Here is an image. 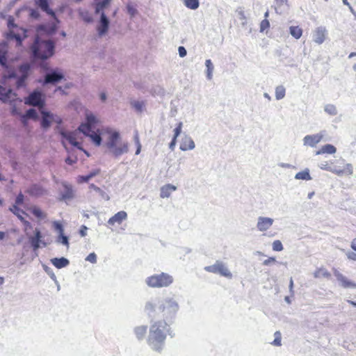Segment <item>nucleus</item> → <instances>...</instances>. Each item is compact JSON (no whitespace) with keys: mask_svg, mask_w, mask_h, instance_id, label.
Wrapping results in <instances>:
<instances>
[{"mask_svg":"<svg viewBox=\"0 0 356 356\" xmlns=\"http://www.w3.org/2000/svg\"><path fill=\"white\" fill-rule=\"evenodd\" d=\"M127 12L131 16H134L137 13V10L132 6L131 4L129 3L126 6Z\"/></svg>","mask_w":356,"mask_h":356,"instance_id":"nucleus-59","label":"nucleus"},{"mask_svg":"<svg viewBox=\"0 0 356 356\" xmlns=\"http://www.w3.org/2000/svg\"><path fill=\"white\" fill-rule=\"evenodd\" d=\"M24 104L29 106L44 108L46 105V95L40 88L34 89L24 99Z\"/></svg>","mask_w":356,"mask_h":356,"instance_id":"nucleus-7","label":"nucleus"},{"mask_svg":"<svg viewBox=\"0 0 356 356\" xmlns=\"http://www.w3.org/2000/svg\"><path fill=\"white\" fill-rule=\"evenodd\" d=\"M344 170V172L348 175H352L353 172V168L350 163H347Z\"/></svg>","mask_w":356,"mask_h":356,"instance_id":"nucleus-63","label":"nucleus"},{"mask_svg":"<svg viewBox=\"0 0 356 356\" xmlns=\"http://www.w3.org/2000/svg\"><path fill=\"white\" fill-rule=\"evenodd\" d=\"M50 261L51 263L58 269L67 267L70 264L69 259L64 257H54L51 259Z\"/></svg>","mask_w":356,"mask_h":356,"instance_id":"nucleus-28","label":"nucleus"},{"mask_svg":"<svg viewBox=\"0 0 356 356\" xmlns=\"http://www.w3.org/2000/svg\"><path fill=\"white\" fill-rule=\"evenodd\" d=\"M65 79V75L63 71L56 67L50 69L44 76L41 81L42 86H45L49 84L56 85Z\"/></svg>","mask_w":356,"mask_h":356,"instance_id":"nucleus-10","label":"nucleus"},{"mask_svg":"<svg viewBox=\"0 0 356 356\" xmlns=\"http://www.w3.org/2000/svg\"><path fill=\"white\" fill-rule=\"evenodd\" d=\"M111 1L112 0H94L92 6L95 10V14L97 15L106 14L105 10L110 6Z\"/></svg>","mask_w":356,"mask_h":356,"instance_id":"nucleus-19","label":"nucleus"},{"mask_svg":"<svg viewBox=\"0 0 356 356\" xmlns=\"http://www.w3.org/2000/svg\"><path fill=\"white\" fill-rule=\"evenodd\" d=\"M130 105L138 113H141L145 108V104L143 101L131 100Z\"/></svg>","mask_w":356,"mask_h":356,"instance_id":"nucleus-34","label":"nucleus"},{"mask_svg":"<svg viewBox=\"0 0 356 356\" xmlns=\"http://www.w3.org/2000/svg\"><path fill=\"white\" fill-rule=\"evenodd\" d=\"M182 126H183V123L181 122H179L177 124L176 127L173 130V132H174L173 138H175L177 139V138L180 136V134L181 133V130H182Z\"/></svg>","mask_w":356,"mask_h":356,"instance_id":"nucleus-53","label":"nucleus"},{"mask_svg":"<svg viewBox=\"0 0 356 356\" xmlns=\"http://www.w3.org/2000/svg\"><path fill=\"white\" fill-rule=\"evenodd\" d=\"M195 147L193 140L188 135H184L181 138L179 149L181 151H187L193 149Z\"/></svg>","mask_w":356,"mask_h":356,"instance_id":"nucleus-25","label":"nucleus"},{"mask_svg":"<svg viewBox=\"0 0 356 356\" xmlns=\"http://www.w3.org/2000/svg\"><path fill=\"white\" fill-rule=\"evenodd\" d=\"M52 226L55 231L58 232V234H62L64 232V227L63 224L58 220H54L52 222Z\"/></svg>","mask_w":356,"mask_h":356,"instance_id":"nucleus-50","label":"nucleus"},{"mask_svg":"<svg viewBox=\"0 0 356 356\" xmlns=\"http://www.w3.org/2000/svg\"><path fill=\"white\" fill-rule=\"evenodd\" d=\"M26 193L32 197H39L45 195L47 191L40 185L33 184L26 190Z\"/></svg>","mask_w":356,"mask_h":356,"instance_id":"nucleus-22","label":"nucleus"},{"mask_svg":"<svg viewBox=\"0 0 356 356\" xmlns=\"http://www.w3.org/2000/svg\"><path fill=\"white\" fill-rule=\"evenodd\" d=\"M283 245L279 240H276L273 243V250L274 251L280 252L283 250Z\"/></svg>","mask_w":356,"mask_h":356,"instance_id":"nucleus-55","label":"nucleus"},{"mask_svg":"<svg viewBox=\"0 0 356 356\" xmlns=\"http://www.w3.org/2000/svg\"><path fill=\"white\" fill-rule=\"evenodd\" d=\"M86 137L90 138L95 146H100L102 143V136L104 134V128H98L95 131H85L82 133Z\"/></svg>","mask_w":356,"mask_h":356,"instance_id":"nucleus-16","label":"nucleus"},{"mask_svg":"<svg viewBox=\"0 0 356 356\" xmlns=\"http://www.w3.org/2000/svg\"><path fill=\"white\" fill-rule=\"evenodd\" d=\"M90 189H92L95 191L102 199L105 200H109L110 197L109 195L102 189H101L99 187L97 186L94 184H91L89 186Z\"/></svg>","mask_w":356,"mask_h":356,"instance_id":"nucleus-38","label":"nucleus"},{"mask_svg":"<svg viewBox=\"0 0 356 356\" xmlns=\"http://www.w3.org/2000/svg\"><path fill=\"white\" fill-rule=\"evenodd\" d=\"M9 44L8 41L0 42V65L4 69L1 83L6 84L12 79H15L17 89L26 87V81L33 70V65L29 62H23L17 67L10 63Z\"/></svg>","mask_w":356,"mask_h":356,"instance_id":"nucleus-1","label":"nucleus"},{"mask_svg":"<svg viewBox=\"0 0 356 356\" xmlns=\"http://www.w3.org/2000/svg\"><path fill=\"white\" fill-rule=\"evenodd\" d=\"M56 242L63 245L69 246V237L66 236L64 232L58 234Z\"/></svg>","mask_w":356,"mask_h":356,"instance_id":"nucleus-44","label":"nucleus"},{"mask_svg":"<svg viewBox=\"0 0 356 356\" xmlns=\"http://www.w3.org/2000/svg\"><path fill=\"white\" fill-rule=\"evenodd\" d=\"M30 247L33 252H36L41 248L42 234L39 228H35L33 234L31 235L28 232L26 234Z\"/></svg>","mask_w":356,"mask_h":356,"instance_id":"nucleus-13","label":"nucleus"},{"mask_svg":"<svg viewBox=\"0 0 356 356\" xmlns=\"http://www.w3.org/2000/svg\"><path fill=\"white\" fill-rule=\"evenodd\" d=\"M43 269L45 271V273L52 279L53 281H56V276L54 274L51 268L46 265H43Z\"/></svg>","mask_w":356,"mask_h":356,"instance_id":"nucleus-54","label":"nucleus"},{"mask_svg":"<svg viewBox=\"0 0 356 356\" xmlns=\"http://www.w3.org/2000/svg\"><path fill=\"white\" fill-rule=\"evenodd\" d=\"M77 130L75 131H65L62 134V138L66 140L72 147L82 149L81 145L77 141Z\"/></svg>","mask_w":356,"mask_h":356,"instance_id":"nucleus-18","label":"nucleus"},{"mask_svg":"<svg viewBox=\"0 0 356 356\" xmlns=\"http://www.w3.org/2000/svg\"><path fill=\"white\" fill-rule=\"evenodd\" d=\"M87 230L88 227L86 225H81L79 231L80 236L82 237L86 236L87 235Z\"/></svg>","mask_w":356,"mask_h":356,"instance_id":"nucleus-62","label":"nucleus"},{"mask_svg":"<svg viewBox=\"0 0 356 356\" xmlns=\"http://www.w3.org/2000/svg\"><path fill=\"white\" fill-rule=\"evenodd\" d=\"M29 17L31 19H35V20L40 19L41 15L38 9L29 8Z\"/></svg>","mask_w":356,"mask_h":356,"instance_id":"nucleus-49","label":"nucleus"},{"mask_svg":"<svg viewBox=\"0 0 356 356\" xmlns=\"http://www.w3.org/2000/svg\"><path fill=\"white\" fill-rule=\"evenodd\" d=\"M273 219L268 217L259 216L257 224V228L260 232H264L268 230L273 223Z\"/></svg>","mask_w":356,"mask_h":356,"instance_id":"nucleus-23","label":"nucleus"},{"mask_svg":"<svg viewBox=\"0 0 356 356\" xmlns=\"http://www.w3.org/2000/svg\"><path fill=\"white\" fill-rule=\"evenodd\" d=\"M24 117L36 120L38 118V114L35 108H31L26 110Z\"/></svg>","mask_w":356,"mask_h":356,"instance_id":"nucleus-47","label":"nucleus"},{"mask_svg":"<svg viewBox=\"0 0 356 356\" xmlns=\"http://www.w3.org/2000/svg\"><path fill=\"white\" fill-rule=\"evenodd\" d=\"M176 190H177V187L175 186L170 184H166L161 187L160 197L161 198L169 197L171 195V193Z\"/></svg>","mask_w":356,"mask_h":356,"instance_id":"nucleus-30","label":"nucleus"},{"mask_svg":"<svg viewBox=\"0 0 356 356\" xmlns=\"http://www.w3.org/2000/svg\"><path fill=\"white\" fill-rule=\"evenodd\" d=\"M127 213L124 211H120L109 218L108 224L111 225H114L115 223L121 224L123 220L127 219Z\"/></svg>","mask_w":356,"mask_h":356,"instance_id":"nucleus-27","label":"nucleus"},{"mask_svg":"<svg viewBox=\"0 0 356 356\" xmlns=\"http://www.w3.org/2000/svg\"><path fill=\"white\" fill-rule=\"evenodd\" d=\"M51 19L53 21L52 24L49 26V28L47 31L48 33L50 35H53L56 33V31L58 29L59 24L60 22L56 15V19L54 17H51Z\"/></svg>","mask_w":356,"mask_h":356,"instance_id":"nucleus-39","label":"nucleus"},{"mask_svg":"<svg viewBox=\"0 0 356 356\" xmlns=\"http://www.w3.org/2000/svg\"><path fill=\"white\" fill-rule=\"evenodd\" d=\"M323 137L322 134L307 135L303 138L304 145L314 147L322 140Z\"/></svg>","mask_w":356,"mask_h":356,"instance_id":"nucleus-24","label":"nucleus"},{"mask_svg":"<svg viewBox=\"0 0 356 356\" xmlns=\"http://www.w3.org/2000/svg\"><path fill=\"white\" fill-rule=\"evenodd\" d=\"M111 26V20L106 14L99 15L97 20L96 31L99 38H102L108 34Z\"/></svg>","mask_w":356,"mask_h":356,"instance_id":"nucleus-12","label":"nucleus"},{"mask_svg":"<svg viewBox=\"0 0 356 356\" xmlns=\"http://www.w3.org/2000/svg\"><path fill=\"white\" fill-rule=\"evenodd\" d=\"M147 343L149 348L156 353H161L165 346L167 335L173 338L175 335L170 325L165 321L152 320Z\"/></svg>","mask_w":356,"mask_h":356,"instance_id":"nucleus-3","label":"nucleus"},{"mask_svg":"<svg viewBox=\"0 0 356 356\" xmlns=\"http://www.w3.org/2000/svg\"><path fill=\"white\" fill-rule=\"evenodd\" d=\"M9 210L15 215L18 219L22 222L25 218L24 217V215H27L25 211L21 209L19 207L12 206L9 208Z\"/></svg>","mask_w":356,"mask_h":356,"instance_id":"nucleus-35","label":"nucleus"},{"mask_svg":"<svg viewBox=\"0 0 356 356\" xmlns=\"http://www.w3.org/2000/svg\"><path fill=\"white\" fill-rule=\"evenodd\" d=\"M274 341L271 343L273 346H280L282 345V334L280 331H276L274 333Z\"/></svg>","mask_w":356,"mask_h":356,"instance_id":"nucleus-51","label":"nucleus"},{"mask_svg":"<svg viewBox=\"0 0 356 356\" xmlns=\"http://www.w3.org/2000/svg\"><path fill=\"white\" fill-rule=\"evenodd\" d=\"M79 17L86 23H92L93 18L88 10L79 9L78 10Z\"/></svg>","mask_w":356,"mask_h":356,"instance_id":"nucleus-37","label":"nucleus"},{"mask_svg":"<svg viewBox=\"0 0 356 356\" xmlns=\"http://www.w3.org/2000/svg\"><path fill=\"white\" fill-rule=\"evenodd\" d=\"M147 331V325H139L134 328V333L138 341H143L146 336Z\"/></svg>","mask_w":356,"mask_h":356,"instance_id":"nucleus-29","label":"nucleus"},{"mask_svg":"<svg viewBox=\"0 0 356 356\" xmlns=\"http://www.w3.org/2000/svg\"><path fill=\"white\" fill-rule=\"evenodd\" d=\"M290 34L296 39H299L302 35V29L298 26H291L289 27Z\"/></svg>","mask_w":356,"mask_h":356,"instance_id":"nucleus-40","label":"nucleus"},{"mask_svg":"<svg viewBox=\"0 0 356 356\" xmlns=\"http://www.w3.org/2000/svg\"><path fill=\"white\" fill-rule=\"evenodd\" d=\"M334 275L336 277L337 281L340 282V284L342 287L345 289L356 288V283L349 280L346 277H345L337 269H334Z\"/></svg>","mask_w":356,"mask_h":356,"instance_id":"nucleus-20","label":"nucleus"},{"mask_svg":"<svg viewBox=\"0 0 356 356\" xmlns=\"http://www.w3.org/2000/svg\"><path fill=\"white\" fill-rule=\"evenodd\" d=\"M30 212L38 219L43 220L47 217V214L38 207L32 206L29 208Z\"/></svg>","mask_w":356,"mask_h":356,"instance_id":"nucleus-32","label":"nucleus"},{"mask_svg":"<svg viewBox=\"0 0 356 356\" xmlns=\"http://www.w3.org/2000/svg\"><path fill=\"white\" fill-rule=\"evenodd\" d=\"M41 118L40 119V127L44 131H47L52 125L53 122L60 125L63 123L62 119L46 108L40 111Z\"/></svg>","mask_w":356,"mask_h":356,"instance_id":"nucleus-8","label":"nucleus"},{"mask_svg":"<svg viewBox=\"0 0 356 356\" xmlns=\"http://www.w3.org/2000/svg\"><path fill=\"white\" fill-rule=\"evenodd\" d=\"M314 276L316 278L325 277L330 278L331 274L324 268H318L314 273Z\"/></svg>","mask_w":356,"mask_h":356,"instance_id":"nucleus-41","label":"nucleus"},{"mask_svg":"<svg viewBox=\"0 0 356 356\" xmlns=\"http://www.w3.org/2000/svg\"><path fill=\"white\" fill-rule=\"evenodd\" d=\"M204 269L207 272L218 274L229 279L232 277V274L228 268L222 261L219 260L216 261L213 265L205 266Z\"/></svg>","mask_w":356,"mask_h":356,"instance_id":"nucleus-11","label":"nucleus"},{"mask_svg":"<svg viewBox=\"0 0 356 356\" xmlns=\"http://www.w3.org/2000/svg\"><path fill=\"white\" fill-rule=\"evenodd\" d=\"M7 25L10 30H12L13 28H17V25L15 23V19L13 17L10 16L7 20Z\"/></svg>","mask_w":356,"mask_h":356,"instance_id":"nucleus-57","label":"nucleus"},{"mask_svg":"<svg viewBox=\"0 0 356 356\" xmlns=\"http://www.w3.org/2000/svg\"><path fill=\"white\" fill-rule=\"evenodd\" d=\"M295 179L305 181L311 180L312 177L310 175L309 170L308 168H305L304 170L298 172L296 174Z\"/></svg>","mask_w":356,"mask_h":356,"instance_id":"nucleus-36","label":"nucleus"},{"mask_svg":"<svg viewBox=\"0 0 356 356\" xmlns=\"http://www.w3.org/2000/svg\"><path fill=\"white\" fill-rule=\"evenodd\" d=\"M275 262H276V259H275V257H269L268 259L264 260L263 261V265H264V266H269L272 263H275Z\"/></svg>","mask_w":356,"mask_h":356,"instance_id":"nucleus-64","label":"nucleus"},{"mask_svg":"<svg viewBox=\"0 0 356 356\" xmlns=\"http://www.w3.org/2000/svg\"><path fill=\"white\" fill-rule=\"evenodd\" d=\"M57 39L36 36L30 45V51L36 58L47 60L55 54Z\"/></svg>","mask_w":356,"mask_h":356,"instance_id":"nucleus-4","label":"nucleus"},{"mask_svg":"<svg viewBox=\"0 0 356 356\" xmlns=\"http://www.w3.org/2000/svg\"><path fill=\"white\" fill-rule=\"evenodd\" d=\"M35 6L51 17L56 19V12L49 6V0H34Z\"/></svg>","mask_w":356,"mask_h":356,"instance_id":"nucleus-21","label":"nucleus"},{"mask_svg":"<svg viewBox=\"0 0 356 356\" xmlns=\"http://www.w3.org/2000/svg\"><path fill=\"white\" fill-rule=\"evenodd\" d=\"M159 311L163 316L162 320L170 325L172 324L179 310V305L175 297H165L163 299L159 298H151L147 300L144 305V312L148 318L153 320Z\"/></svg>","mask_w":356,"mask_h":356,"instance_id":"nucleus-2","label":"nucleus"},{"mask_svg":"<svg viewBox=\"0 0 356 356\" xmlns=\"http://www.w3.org/2000/svg\"><path fill=\"white\" fill-rule=\"evenodd\" d=\"M104 134L108 135L106 142L104 145L114 157L118 158L121 155L126 154L129 151V146L127 143H120L121 139L119 131L112 130L109 127L104 128Z\"/></svg>","mask_w":356,"mask_h":356,"instance_id":"nucleus-5","label":"nucleus"},{"mask_svg":"<svg viewBox=\"0 0 356 356\" xmlns=\"http://www.w3.org/2000/svg\"><path fill=\"white\" fill-rule=\"evenodd\" d=\"M326 29L323 26L316 28L314 35L313 41L318 44H321L325 39Z\"/></svg>","mask_w":356,"mask_h":356,"instance_id":"nucleus-26","label":"nucleus"},{"mask_svg":"<svg viewBox=\"0 0 356 356\" xmlns=\"http://www.w3.org/2000/svg\"><path fill=\"white\" fill-rule=\"evenodd\" d=\"M337 152V148L331 144H326L323 145L318 151L316 152V154H332Z\"/></svg>","mask_w":356,"mask_h":356,"instance_id":"nucleus-33","label":"nucleus"},{"mask_svg":"<svg viewBox=\"0 0 356 356\" xmlns=\"http://www.w3.org/2000/svg\"><path fill=\"white\" fill-rule=\"evenodd\" d=\"M346 255L348 259L356 261V253L355 252L348 251Z\"/></svg>","mask_w":356,"mask_h":356,"instance_id":"nucleus-61","label":"nucleus"},{"mask_svg":"<svg viewBox=\"0 0 356 356\" xmlns=\"http://www.w3.org/2000/svg\"><path fill=\"white\" fill-rule=\"evenodd\" d=\"M62 188L59 190V198L60 201H66L72 200L74 197V191L72 186L66 183L62 182Z\"/></svg>","mask_w":356,"mask_h":356,"instance_id":"nucleus-17","label":"nucleus"},{"mask_svg":"<svg viewBox=\"0 0 356 356\" xmlns=\"http://www.w3.org/2000/svg\"><path fill=\"white\" fill-rule=\"evenodd\" d=\"M173 280L172 276L168 273H161L147 277L145 282L151 288H163L170 286L173 282Z\"/></svg>","mask_w":356,"mask_h":356,"instance_id":"nucleus-6","label":"nucleus"},{"mask_svg":"<svg viewBox=\"0 0 356 356\" xmlns=\"http://www.w3.org/2000/svg\"><path fill=\"white\" fill-rule=\"evenodd\" d=\"M25 197L22 193H19L15 197V203L13 204V206L19 207L20 205H22L24 202Z\"/></svg>","mask_w":356,"mask_h":356,"instance_id":"nucleus-52","label":"nucleus"},{"mask_svg":"<svg viewBox=\"0 0 356 356\" xmlns=\"http://www.w3.org/2000/svg\"><path fill=\"white\" fill-rule=\"evenodd\" d=\"M100 169H95L90 171L88 174L79 176L78 181L80 183H87L91 179L100 173Z\"/></svg>","mask_w":356,"mask_h":356,"instance_id":"nucleus-31","label":"nucleus"},{"mask_svg":"<svg viewBox=\"0 0 356 356\" xmlns=\"http://www.w3.org/2000/svg\"><path fill=\"white\" fill-rule=\"evenodd\" d=\"M178 53H179V56L181 57V58H184L186 56L187 54V51L186 49V48L183 46H179L178 47Z\"/></svg>","mask_w":356,"mask_h":356,"instance_id":"nucleus-60","label":"nucleus"},{"mask_svg":"<svg viewBox=\"0 0 356 356\" xmlns=\"http://www.w3.org/2000/svg\"><path fill=\"white\" fill-rule=\"evenodd\" d=\"M99 122V120L94 113L87 111L86 112L85 120L78 127L77 131L79 133H83L85 131H95L97 130V127Z\"/></svg>","mask_w":356,"mask_h":356,"instance_id":"nucleus-9","label":"nucleus"},{"mask_svg":"<svg viewBox=\"0 0 356 356\" xmlns=\"http://www.w3.org/2000/svg\"><path fill=\"white\" fill-rule=\"evenodd\" d=\"M86 261L92 264L97 263V254L95 252L90 253L86 258Z\"/></svg>","mask_w":356,"mask_h":356,"instance_id":"nucleus-58","label":"nucleus"},{"mask_svg":"<svg viewBox=\"0 0 356 356\" xmlns=\"http://www.w3.org/2000/svg\"><path fill=\"white\" fill-rule=\"evenodd\" d=\"M270 22L267 19H264L260 24V32H264L266 29L269 28Z\"/></svg>","mask_w":356,"mask_h":356,"instance_id":"nucleus-56","label":"nucleus"},{"mask_svg":"<svg viewBox=\"0 0 356 356\" xmlns=\"http://www.w3.org/2000/svg\"><path fill=\"white\" fill-rule=\"evenodd\" d=\"M324 111L330 115H336L337 114V109L334 104H327L324 107Z\"/></svg>","mask_w":356,"mask_h":356,"instance_id":"nucleus-45","label":"nucleus"},{"mask_svg":"<svg viewBox=\"0 0 356 356\" xmlns=\"http://www.w3.org/2000/svg\"><path fill=\"white\" fill-rule=\"evenodd\" d=\"M205 66L207 67V78L209 80L212 79V74L213 71V65L210 59H207L205 61Z\"/></svg>","mask_w":356,"mask_h":356,"instance_id":"nucleus-43","label":"nucleus"},{"mask_svg":"<svg viewBox=\"0 0 356 356\" xmlns=\"http://www.w3.org/2000/svg\"><path fill=\"white\" fill-rule=\"evenodd\" d=\"M285 96V88L282 86L275 88V97L277 100L282 99Z\"/></svg>","mask_w":356,"mask_h":356,"instance_id":"nucleus-46","label":"nucleus"},{"mask_svg":"<svg viewBox=\"0 0 356 356\" xmlns=\"http://www.w3.org/2000/svg\"><path fill=\"white\" fill-rule=\"evenodd\" d=\"M16 98V93L14 92L11 86L1 83L0 85V100L3 103H12Z\"/></svg>","mask_w":356,"mask_h":356,"instance_id":"nucleus-14","label":"nucleus"},{"mask_svg":"<svg viewBox=\"0 0 356 356\" xmlns=\"http://www.w3.org/2000/svg\"><path fill=\"white\" fill-rule=\"evenodd\" d=\"M184 5L189 9L196 10L200 6L199 0H183Z\"/></svg>","mask_w":356,"mask_h":356,"instance_id":"nucleus-42","label":"nucleus"},{"mask_svg":"<svg viewBox=\"0 0 356 356\" xmlns=\"http://www.w3.org/2000/svg\"><path fill=\"white\" fill-rule=\"evenodd\" d=\"M16 100H19V102L22 101L20 99L17 98V97L16 96V98L12 102V103H9L11 105L10 113L12 115H18L21 114L20 110L15 104V102Z\"/></svg>","mask_w":356,"mask_h":356,"instance_id":"nucleus-48","label":"nucleus"},{"mask_svg":"<svg viewBox=\"0 0 356 356\" xmlns=\"http://www.w3.org/2000/svg\"><path fill=\"white\" fill-rule=\"evenodd\" d=\"M21 33H16L13 30L9 31L5 35L6 41L15 40L17 46H22L23 41L28 37L27 30L24 28H19Z\"/></svg>","mask_w":356,"mask_h":356,"instance_id":"nucleus-15","label":"nucleus"}]
</instances>
